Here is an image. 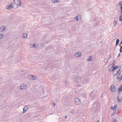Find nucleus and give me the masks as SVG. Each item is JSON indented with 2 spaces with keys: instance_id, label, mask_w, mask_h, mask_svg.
I'll return each mask as SVG.
<instances>
[{
  "instance_id": "obj_1",
  "label": "nucleus",
  "mask_w": 122,
  "mask_h": 122,
  "mask_svg": "<svg viewBox=\"0 0 122 122\" xmlns=\"http://www.w3.org/2000/svg\"><path fill=\"white\" fill-rule=\"evenodd\" d=\"M73 77L75 79V81L76 83L81 82V81H82L83 82H84V81H87L88 80L86 78H84V76H82L80 77L79 76V74L77 73H75L73 75Z\"/></svg>"
},
{
  "instance_id": "obj_2",
  "label": "nucleus",
  "mask_w": 122,
  "mask_h": 122,
  "mask_svg": "<svg viewBox=\"0 0 122 122\" xmlns=\"http://www.w3.org/2000/svg\"><path fill=\"white\" fill-rule=\"evenodd\" d=\"M119 67H118L117 66H115L114 67H113L112 69V71H113V74L114 75H116L118 72L119 69V70L118 71V69Z\"/></svg>"
},
{
  "instance_id": "obj_3",
  "label": "nucleus",
  "mask_w": 122,
  "mask_h": 122,
  "mask_svg": "<svg viewBox=\"0 0 122 122\" xmlns=\"http://www.w3.org/2000/svg\"><path fill=\"white\" fill-rule=\"evenodd\" d=\"M14 3L16 5L18 6H20L21 5V0L16 1L15 0H14Z\"/></svg>"
},
{
  "instance_id": "obj_4",
  "label": "nucleus",
  "mask_w": 122,
  "mask_h": 122,
  "mask_svg": "<svg viewBox=\"0 0 122 122\" xmlns=\"http://www.w3.org/2000/svg\"><path fill=\"white\" fill-rule=\"evenodd\" d=\"M20 88H19L20 89H21L22 90H24L27 88V86L25 84H23L20 86Z\"/></svg>"
},
{
  "instance_id": "obj_5",
  "label": "nucleus",
  "mask_w": 122,
  "mask_h": 122,
  "mask_svg": "<svg viewBox=\"0 0 122 122\" xmlns=\"http://www.w3.org/2000/svg\"><path fill=\"white\" fill-rule=\"evenodd\" d=\"M110 89L111 91L112 92H114L116 90V89L115 88V86L113 85H112L110 87Z\"/></svg>"
},
{
  "instance_id": "obj_6",
  "label": "nucleus",
  "mask_w": 122,
  "mask_h": 122,
  "mask_svg": "<svg viewBox=\"0 0 122 122\" xmlns=\"http://www.w3.org/2000/svg\"><path fill=\"white\" fill-rule=\"evenodd\" d=\"M94 107L92 108V110L94 112H96L97 111L96 109H97V106L96 103H94L93 105Z\"/></svg>"
},
{
  "instance_id": "obj_7",
  "label": "nucleus",
  "mask_w": 122,
  "mask_h": 122,
  "mask_svg": "<svg viewBox=\"0 0 122 122\" xmlns=\"http://www.w3.org/2000/svg\"><path fill=\"white\" fill-rule=\"evenodd\" d=\"M75 102L76 104H79L81 103V102L79 99L77 98H75Z\"/></svg>"
},
{
  "instance_id": "obj_8",
  "label": "nucleus",
  "mask_w": 122,
  "mask_h": 122,
  "mask_svg": "<svg viewBox=\"0 0 122 122\" xmlns=\"http://www.w3.org/2000/svg\"><path fill=\"white\" fill-rule=\"evenodd\" d=\"M12 4L13 3H12L11 4L7 5L6 7V9L8 10H9L12 9L13 7L12 5Z\"/></svg>"
},
{
  "instance_id": "obj_9",
  "label": "nucleus",
  "mask_w": 122,
  "mask_h": 122,
  "mask_svg": "<svg viewBox=\"0 0 122 122\" xmlns=\"http://www.w3.org/2000/svg\"><path fill=\"white\" fill-rule=\"evenodd\" d=\"M28 110V108L26 106H25L23 109V111L22 113H25Z\"/></svg>"
},
{
  "instance_id": "obj_10",
  "label": "nucleus",
  "mask_w": 122,
  "mask_h": 122,
  "mask_svg": "<svg viewBox=\"0 0 122 122\" xmlns=\"http://www.w3.org/2000/svg\"><path fill=\"white\" fill-rule=\"evenodd\" d=\"M74 56L77 57L80 56H81V53L80 52H78L76 53H75L74 54Z\"/></svg>"
},
{
  "instance_id": "obj_11",
  "label": "nucleus",
  "mask_w": 122,
  "mask_h": 122,
  "mask_svg": "<svg viewBox=\"0 0 122 122\" xmlns=\"http://www.w3.org/2000/svg\"><path fill=\"white\" fill-rule=\"evenodd\" d=\"M6 27L5 26H2L0 28V30L1 32H2L5 31L6 29Z\"/></svg>"
},
{
  "instance_id": "obj_12",
  "label": "nucleus",
  "mask_w": 122,
  "mask_h": 122,
  "mask_svg": "<svg viewBox=\"0 0 122 122\" xmlns=\"http://www.w3.org/2000/svg\"><path fill=\"white\" fill-rule=\"evenodd\" d=\"M81 18V16L80 15H77L76 17V20L77 21L79 20V19H80Z\"/></svg>"
},
{
  "instance_id": "obj_13",
  "label": "nucleus",
  "mask_w": 122,
  "mask_h": 122,
  "mask_svg": "<svg viewBox=\"0 0 122 122\" xmlns=\"http://www.w3.org/2000/svg\"><path fill=\"white\" fill-rule=\"evenodd\" d=\"M117 105H116L114 107H113V106L112 107H111V109H112L113 110H115V111H116L117 109Z\"/></svg>"
},
{
  "instance_id": "obj_14",
  "label": "nucleus",
  "mask_w": 122,
  "mask_h": 122,
  "mask_svg": "<svg viewBox=\"0 0 122 122\" xmlns=\"http://www.w3.org/2000/svg\"><path fill=\"white\" fill-rule=\"evenodd\" d=\"M119 6H120V9L121 10V11L122 12V2H120L119 3Z\"/></svg>"
},
{
  "instance_id": "obj_15",
  "label": "nucleus",
  "mask_w": 122,
  "mask_h": 122,
  "mask_svg": "<svg viewBox=\"0 0 122 122\" xmlns=\"http://www.w3.org/2000/svg\"><path fill=\"white\" fill-rule=\"evenodd\" d=\"M117 79L119 80L120 81H121L122 80V76H117Z\"/></svg>"
},
{
  "instance_id": "obj_16",
  "label": "nucleus",
  "mask_w": 122,
  "mask_h": 122,
  "mask_svg": "<svg viewBox=\"0 0 122 122\" xmlns=\"http://www.w3.org/2000/svg\"><path fill=\"white\" fill-rule=\"evenodd\" d=\"M92 56H90L87 59V60L88 61H91L92 60Z\"/></svg>"
},
{
  "instance_id": "obj_17",
  "label": "nucleus",
  "mask_w": 122,
  "mask_h": 122,
  "mask_svg": "<svg viewBox=\"0 0 122 122\" xmlns=\"http://www.w3.org/2000/svg\"><path fill=\"white\" fill-rule=\"evenodd\" d=\"M119 40L118 39H117V40L116 42V46H117L118 44L119 43Z\"/></svg>"
},
{
  "instance_id": "obj_18",
  "label": "nucleus",
  "mask_w": 122,
  "mask_h": 122,
  "mask_svg": "<svg viewBox=\"0 0 122 122\" xmlns=\"http://www.w3.org/2000/svg\"><path fill=\"white\" fill-rule=\"evenodd\" d=\"M28 35V34L27 33H25L23 35V37L24 38H26Z\"/></svg>"
},
{
  "instance_id": "obj_19",
  "label": "nucleus",
  "mask_w": 122,
  "mask_h": 122,
  "mask_svg": "<svg viewBox=\"0 0 122 122\" xmlns=\"http://www.w3.org/2000/svg\"><path fill=\"white\" fill-rule=\"evenodd\" d=\"M31 78H32V80H34L36 79V77L33 75H31Z\"/></svg>"
},
{
  "instance_id": "obj_20",
  "label": "nucleus",
  "mask_w": 122,
  "mask_h": 122,
  "mask_svg": "<svg viewBox=\"0 0 122 122\" xmlns=\"http://www.w3.org/2000/svg\"><path fill=\"white\" fill-rule=\"evenodd\" d=\"M117 100H118V102H121L122 101H121V100H120L119 97L118 96H117Z\"/></svg>"
},
{
  "instance_id": "obj_21",
  "label": "nucleus",
  "mask_w": 122,
  "mask_h": 122,
  "mask_svg": "<svg viewBox=\"0 0 122 122\" xmlns=\"http://www.w3.org/2000/svg\"><path fill=\"white\" fill-rule=\"evenodd\" d=\"M122 76V71H121L118 74L117 76Z\"/></svg>"
},
{
  "instance_id": "obj_22",
  "label": "nucleus",
  "mask_w": 122,
  "mask_h": 122,
  "mask_svg": "<svg viewBox=\"0 0 122 122\" xmlns=\"http://www.w3.org/2000/svg\"><path fill=\"white\" fill-rule=\"evenodd\" d=\"M118 90L120 92L122 91V88H121V87L120 86V88L118 89Z\"/></svg>"
},
{
  "instance_id": "obj_23",
  "label": "nucleus",
  "mask_w": 122,
  "mask_h": 122,
  "mask_svg": "<svg viewBox=\"0 0 122 122\" xmlns=\"http://www.w3.org/2000/svg\"><path fill=\"white\" fill-rule=\"evenodd\" d=\"M120 46V52H122V46Z\"/></svg>"
},
{
  "instance_id": "obj_24",
  "label": "nucleus",
  "mask_w": 122,
  "mask_h": 122,
  "mask_svg": "<svg viewBox=\"0 0 122 122\" xmlns=\"http://www.w3.org/2000/svg\"><path fill=\"white\" fill-rule=\"evenodd\" d=\"M51 2L52 3H54L56 2V0H51Z\"/></svg>"
},
{
  "instance_id": "obj_25",
  "label": "nucleus",
  "mask_w": 122,
  "mask_h": 122,
  "mask_svg": "<svg viewBox=\"0 0 122 122\" xmlns=\"http://www.w3.org/2000/svg\"><path fill=\"white\" fill-rule=\"evenodd\" d=\"M33 47H36L37 46V45H36V43H35L33 45Z\"/></svg>"
},
{
  "instance_id": "obj_26",
  "label": "nucleus",
  "mask_w": 122,
  "mask_h": 122,
  "mask_svg": "<svg viewBox=\"0 0 122 122\" xmlns=\"http://www.w3.org/2000/svg\"><path fill=\"white\" fill-rule=\"evenodd\" d=\"M4 36L3 34H1L0 35V39L2 38Z\"/></svg>"
},
{
  "instance_id": "obj_27",
  "label": "nucleus",
  "mask_w": 122,
  "mask_h": 122,
  "mask_svg": "<svg viewBox=\"0 0 122 122\" xmlns=\"http://www.w3.org/2000/svg\"><path fill=\"white\" fill-rule=\"evenodd\" d=\"M114 25H117V22L116 21H114Z\"/></svg>"
},
{
  "instance_id": "obj_28",
  "label": "nucleus",
  "mask_w": 122,
  "mask_h": 122,
  "mask_svg": "<svg viewBox=\"0 0 122 122\" xmlns=\"http://www.w3.org/2000/svg\"><path fill=\"white\" fill-rule=\"evenodd\" d=\"M113 122H117V120L116 119H113Z\"/></svg>"
},
{
  "instance_id": "obj_29",
  "label": "nucleus",
  "mask_w": 122,
  "mask_h": 122,
  "mask_svg": "<svg viewBox=\"0 0 122 122\" xmlns=\"http://www.w3.org/2000/svg\"><path fill=\"white\" fill-rule=\"evenodd\" d=\"M41 46L43 47L44 46V45L43 43H42L41 44Z\"/></svg>"
},
{
  "instance_id": "obj_30",
  "label": "nucleus",
  "mask_w": 122,
  "mask_h": 122,
  "mask_svg": "<svg viewBox=\"0 0 122 122\" xmlns=\"http://www.w3.org/2000/svg\"><path fill=\"white\" fill-rule=\"evenodd\" d=\"M115 113H116V112H113V113L112 114V115L113 116V115H114V114H115Z\"/></svg>"
},
{
  "instance_id": "obj_31",
  "label": "nucleus",
  "mask_w": 122,
  "mask_h": 122,
  "mask_svg": "<svg viewBox=\"0 0 122 122\" xmlns=\"http://www.w3.org/2000/svg\"><path fill=\"white\" fill-rule=\"evenodd\" d=\"M118 12H120V14H121V15H122V11H121V10H119V11H118Z\"/></svg>"
},
{
  "instance_id": "obj_32",
  "label": "nucleus",
  "mask_w": 122,
  "mask_h": 122,
  "mask_svg": "<svg viewBox=\"0 0 122 122\" xmlns=\"http://www.w3.org/2000/svg\"><path fill=\"white\" fill-rule=\"evenodd\" d=\"M112 67H111L110 69V71H112Z\"/></svg>"
},
{
  "instance_id": "obj_33",
  "label": "nucleus",
  "mask_w": 122,
  "mask_h": 122,
  "mask_svg": "<svg viewBox=\"0 0 122 122\" xmlns=\"http://www.w3.org/2000/svg\"><path fill=\"white\" fill-rule=\"evenodd\" d=\"M93 93L92 92L90 94L91 97H92V95L93 94Z\"/></svg>"
},
{
  "instance_id": "obj_34",
  "label": "nucleus",
  "mask_w": 122,
  "mask_h": 122,
  "mask_svg": "<svg viewBox=\"0 0 122 122\" xmlns=\"http://www.w3.org/2000/svg\"><path fill=\"white\" fill-rule=\"evenodd\" d=\"M122 44V41H121L120 43V44H119V46H121L120 45Z\"/></svg>"
},
{
  "instance_id": "obj_35",
  "label": "nucleus",
  "mask_w": 122,
  "mask_h": 122,
  "mask_svg": "<svg viewBox=\"0 0 122 122\" xmlns=\"http://www.w3.org/2000/svg\"><path fill=\"white\" fill-rule=\"evenodd\" d=\"M56 2H59V0H56Z\"/></svg>"
},
{
  "instance_id": "obj_36",
  "label": "nucleus",
  "mask_w": 122,
  "mask_h": 122,
  "mask_svg": "<svg viewBox=\"0 0 122 122\" xmlns=\"http://www.w3.org/2000/svg\"><path fill=\"white\" fill-rule=\"evenodd\" d=\"M65 119H66L67 118V116H65Z\"/></svg>"
},
{
  "instance_id": "obj_37",
  "label": "nucleus",
  "mask_w": 122,
  "mask_h": 122,
  "mask_svg": "<svg viewBox=\"0 0 122 122\" xmlns=\"http://www.w3.org/2000/svg\"><path fill=\"white\" fill-rule=\"evenodd\" d=\"M53 105H54V107L55 106V104L54 103H53Z\"/></svg>"
},
{
  "instance_id": "obj_38",
  "label": "nucleus",
  "mask_w": 122,
  "mask_h": 122,
  "mask_svg": "<svg viewBox=\"0 0 122 122\" xmlns=\"http://www.w3.org/2000/svg\"><path fill=\"white\" fill-rule=\"evenodd\" d=\"M100 122L99 121V120H98V121H95V122Z\"/></svg>"
},
{
  "instance_id": "obj_39",
  "label": "nucleus",
  "mask_w": 122,
  "mask_h": 122,
  "mask_svg": "<svg viewBox=\"0 0 122 122\" xmlns=\"http://www.w3.org/2000/svg\"><path fill=\"white\" fill-rule=\"evenodd\" d=\"M120 87H121V88H122V84L120 85Z\"/></svg>"
},
{
  "instance_id": "obj_40",
  "label": "nucleus",
  "mask_w": 122,
  "mask_h": 122,
  "mask_svg": "<svg viewBox=\"0 0 122 122\" xmlns=\"http://www.w3.org/2000/svg\"><path fill=\"white\" fill-rule=\"evenodd\" d=\"M120 56V53H119L118 56V57H119Z\"/></svg>"
},
{
  "instance_id": "obj_41",
  "label": "nucleus",
  "mask_w": 122,
  "mask_h": 122,
  "mask_svg": "<svg viewBox=\"0 0 122 122\" xmlns=\"http://www.w3.org/2000/svg\"><path fill=\"white\" fill-rule=\"evenodd\" d=\"M111 56H110L109 57V59L110 58H111Z\"/></svg>"
},
{
  "instance_id": "obj_42",
  "label": "nucleus",
  "mask_w": 122,
  "mask_h": 122,
  "mask_svg": "<svg viewBox=\"0 0 122 122\" xmlns=\"http://www.w3.org/2000/svg\"><path fill=\"white\" fill-rule=\"evenodd\" d=\"M120 100H121V101H122V98H121V99H120Z\"/></svg>"
},
{
  "instance_id": "obj_43",
  "label": "nucleus",
  "mask_w": 122,
  "mask_h": 122,
  "mask_svg": "<svg viewBox=\"0 0 122 122\" xmlns=\"http://www.w3.org/2000/svg\"><path fill=\"white\" fill-rule=\"evenodd\" d=\"M115 73H116V72H115Z\"/></svg>"
},
{
  "instance_id": "obj_44",
  "label": "nucleus",
  "mask_w": 122,
  "mask_h": 122,
  "mask_svg": "<svg viewBox=\"0 0 122 122\" xmlns=\"http://www.w3.org/2000/svg\"><path fill=\"white\" fill-rule=\"evenodd\" d=\"M115 61H114V62Z\"/></svg>"
}]
</instances>
